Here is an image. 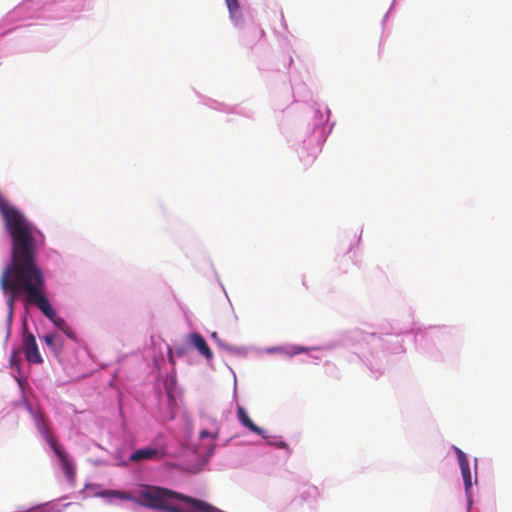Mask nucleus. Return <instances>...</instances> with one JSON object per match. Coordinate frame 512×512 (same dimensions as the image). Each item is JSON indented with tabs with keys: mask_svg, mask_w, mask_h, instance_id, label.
<instances>
[{
	"mask_svg": "<svg viewBox=\"0 0 512 512\" xmlns=\"http://www.w3.org/2000/svg\"><path fill=\"white\" fill-rule=\"evenodd\" d=\"M0 286L9 294L7 299L8 321L13 317L14 303L20 294H24L26 305H34L30 292H44L46 280L42 269L36 262V249L11 251V263L3 270Z\"/></svg>",
	"mask_w": 512,
	"mask_h": 512,
	"instance_id": "1",
	"label": "nucleus"
},
{
	"mask_svg": "<svg viewBox=\"0 0 512 512\" xmlns=\"http://www.w3.org/2000/svg\"><path fill=\"white\" fill-rule=\"evenodd\" d=\"M135 502L148 508L168 512H222L210 504L170 489L144 486L137 492Z\"/></svg>",
	"mask_w": 512,
	"mask_h": 512,
	"instance_id": "2",
	"label": "nucleus"
},
{
	"mask_svg": "<svg viewBox=\"0 0 512 512\" xmlns=\"http://www.w3.org/2000/svg\"><path fill=\"white\" fill-rule=\"evenodd\" d=\"M0 214L12 241L11 251L36 249L33 225L15 206L10 205L0 193Z\"/></svg>",
	"mask_w": 512,
	"mask_h": 512,
	"instance_id": "3",
	"label": "nucleus"
},
{
	"mask_svg": "<svg viewBox=\"0 0 512 512\" xmlns=\"http://www.w3.org/2000/svg\"><path fill=\"white\" fill-rule=\"evenodd\" d=\"M30 298L34 301V305L48 318L57 328L63 330L68 325L66 321L59 317L52 307L46 296V288L44 292L39 293L35 290L30 292Z\"/></svg>",
	"mask_w": 512,
	"mask_h": 512,
	"instance_id": "4",
	"label": "nucleus"
},
{
	"mask_svg": "<svg viewBox=\"0 0 512 512\" xmlns=\"http://www.w3.org/2000/svg\"><path fill=\"white\" fill-rule=\"evenodd\" d=\"M22 334V348L26 360L34 364L43 363V358L39 352L35 336L28 331L26 322H24Z\"/></svg>",
	"mask_w": 512,
	"mask_h": 512,
	"instance_id": "5",
	"label": "nucleus"
},
{
	"mask_svg": "<svg viewBox=\"0 0 512 512\" xmlns=\"http://www.w3.org/2000/svg\"><path fill=\"white\" fill-rule=\"evenodd\" d=\"M454 451L456 453L457 460L459 462L462 478L464 481L467 501H468V505L470 507L472 505V495H471L472 475H471L468 458H467L466 454L458 447H454Z\"/></svg>",
	"mask_w": 512,
	"mask_h": 512,
	"instance_id": "6",
	"label": "nucleus"
},
{
	"mask_svg": "<svg viewBox=\"0 0 512 512\" xmlns=\"http://www.w3.org/2000/svg\"><path fill=\"white\" fill-rule=\"evenodd\" d=\"M214 436L203 430L200 433V443L196 446V454L202 459L210 457L214 451Z\"/></svg>",
	"mask_w": 512,
	"mask_h": 512,
	"instance_id": "7",
	"label": "nucleus"
},
{
	"mask_svg": "<svg viewBox=\"0 0 512 512\" xmlns=\"http://www.w3.org/2000/svg\"><path fill=\"white\" fill-rule=\"evenodd\" d=\"M187 344L194 347L206 359L212 358V351L205 339L198 333H192L187 336Z\"/></svg>",
	"mask_w": 512,
	"mask_h": 512,
	"instance_id": "8",
	"label": "nucleus"
},
{
	"mask_svg": "<svg viewBox=\"0 0 512 512\" xmlns=\"http://www.w3.org/2000/svg\"><path fill=\"white\" fill-rule=\"evenodd\" d=\"M160 458H161V455L157 449L151 448V447H145V448L136 450L133 454H131L129 459L132 462H140L143 460H157Z\"/></svg>",
	"mask_w": 512,
	"mask_h": 512,
	"instance_id": "9",
	"label": "nucleus"
},
{
	"mask_svg": "<svg viewBox=\"0 0 512 512\" xmlns=\"http://www.w3.org/2000/svg\"><path fill=\"white\" fill-rule=\"evenodd\" d=\"M238 419L242 423L243 426L248 428L251 432L256 433L263 438H267L266 431L258 427L256 424L253 423V421L248 416L247 412L244 408L239 407L238 408Z\"/></svg>",
	"mask_w": 512,
	"mask_h": 512,
	"instance_id": "10",
	"label": "nucleus"
},
{
	"mask_svg": "<svg viewBox=\"0 0 512 512\" xmlns=\"http://www.w3.org/2000/svg\"><path fill=\"white\" fill-rule=\"evenodd\" d=\"M45 344L51 349L55 356H59L63 350V339L55 333L46 334L43 337Z\"/></svg>",
	"mask_w": 512,
	"mask_h": 512,
	"instance_id": "11",
	"label": "nucleus"
},
{
	"mask_svg": "<svg viewBox=\"0 0 512 512\" xmlns=\"http://www.w3.org/2000/svg\"><path fill=\"white\" fill-rule=\"evenodd\" d=\"M226 5L230 14V19L235 25L239 26L243 22V16L237 0H226Z\"/></svg>",
	"mask_w": 512,
	"mask_h": 512,
	"instance_id": "12",
	"label": "nucleus"
},
{
	"mask_svg": "<svg viewBox=\"0 0 512 512\" xmlns=\"http://www.w3.org/2000/svg\"><path fill=\"white\" fill-rule=\"evenodd\" d=\"M101 495L104 497H116L121 500H133L134 502L136 500L129 492L118 490H106L102 492Z\"/></svg>",
	"mask_w": 512,
	"mask_h": 512,
	"instance_id": "13",
	"label": "nucleus"
},
{
	"mask_svg": "<svg viewBox=\"0 0 512 512\" xmlns=\"http://www.w3.org/2000/svg\"><path fill=\"white\" fill-rule=\"evenodd\" d=\"M61 465L63 472L67 479L73 480L75 476V468L74 466L69 462L68 458L61 460Z\"/></svg>",
	"mask_w": 512,
	"mask_h": 512,
	"instance_id": "14",
	"label": "nucleus"
},
{
	"mask_svg": "<svg viewBox=\"0 0 512 512\" xmlns=\"http://www.w3.org/2000/svg\"><path fill=\"white\" fill-rule=\"evenodd\" d=\"M50 445H51L54 453L60 459V461L67 458V455H66V452H65L64 448L61 445H59L56 440L51 438L50 439Z\"/></svg>",
	"mask_w": 512,
	"mask_h": 512,
	"instance_id": "15",
	"label": "nucleus"
},
{
	"mask_svg": "<svg viewBox=\"0 0 512 512\" xmlns=\"http://www.w3.org/2000/svg\"><path fill=\"white\" fill-rule=\"evenodd\" d=\"M10 365L12 367H19L20 365V351L14 350L10 356Z\"/></svg>",
	"mask_w": 512,
	"mask_h": 512,
	"instance_id": "16",
	"label": "nucleus"
},
{
	"mask_svg": "<svg viewBox=\"0 0 512 512\" xmlns=\"http://www.w3.org/2000/svg\"><path fill=\"white\" fill-rule=\"evenodd\" d=\"M69 338H75V335H74V332L73 330L71 329V327L69 325L66 326V328H64L62 330Z\"/></svg>",
	"mask_w": 512,
	"mask_h": 512,
	"instance_id": "17",
	"label": "nucleus"
},
{
	"mask_svg": "<svg viewBox=\"0 0 512 512\" xmlns=\"http://www.w3.org/2000/svg\"><path fill=\"white\" fill-rule=\"evenodd\" d=\"M173 352L176 356L181 357L186 353V348L185 347H176L175 351H173Z\"/></svg>",
	"mask_w": 512,
	"mask_h": 512,
	"instance_id": "18",
	"label": "nucleus"
},
{
	"mask_svg": "<svg viewBox=\"0 0 512 512\" xmlns=\"http://www.w3.org/2000/svg\"><path fill=\"white\" fill-rule=\"evenodd\" d=\"M174 352L171 348L168 349V360L171 364H175V361H174Z\"/></svg>",
	"mask_w": 512,
	"mask_h": 512,
	"instance_id": "19",
	"label": "nucleus"
}]
</instances>
